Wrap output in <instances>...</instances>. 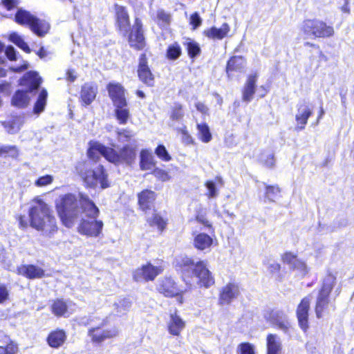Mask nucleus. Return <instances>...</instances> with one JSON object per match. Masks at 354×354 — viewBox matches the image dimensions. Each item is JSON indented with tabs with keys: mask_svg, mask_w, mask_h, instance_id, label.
<instances>
[{
	"mask_svg": "<svg viewBox=\"0 0 354 354\" xmlns=\"http://www.w3.org/2000/svg\"><path fill=\"white\" fill-rule=\"evenodd\" d=\"M178 264L181 269L182 277L187 284L197 283L208 288L214 284V280L204 261L195 262L188 257H181Z\"/></svg>",
	"mask_w": 354,
	"mask_h": 354,
	"instance_id": "1",
	"label": "nucleus"
},
{
	"mask_svg": "<svg viewBox=\"0 0 354 354\" xmlns=\"http://www.w3.org/2000/svg\"><path fill=\"white\" fill-rule=\"evenodd\" d=\"M80 203L84 215L88 219H84L82 216L80 218L81 222L78 226V232L84 235L91 237L98 236L103 228V222L96 220L100 213L98 207L84 194H80Z\"/></svg>",
	"mask_w": 354,
	"mask_h": 354,
	"instance_id": "2",
	"label": "nucleus"
},
{
	"mask_svg": "<svg viewBox=\"0 0 354 354\" xmlns=\"http://www.w3.org/2000/svg\"><path fill=\"white\" fill-rule=\"evenodd\" d=\"M30 225L46 235H50L57 230L55 218L48 205L42 200L35 199L29 210Z\"/></svg>",
	"mask_w": 354,
	"mask_h": 354,
	"instance_id": "3",
	"label": "nucleus"
},
{
	"mask_svg": "<svg viewBox=\"0 0 354 354\" xmlns=\"http://www.w3.org/2000/svg\"><path fill=\"white\" fill-rule=\"evenodd\" d=\"M79 193L77 197L72 194L62 196L56 202L58 214L63 224L72 227L84 214Z\"/></svg>",
	"mask_w": 354,
	"mask_h": 354,
	"instance_id": "4",
	"label": "nucleus"
},
{
	"mask_svg": "<svg viewBox=\"0 0 354 354\" xmlns=\"http://www.w3.org/2000/svg\"><path fill=\"white\" fill-rule=\"evenodd\" d=\"M94 151L103 156L108 161L114 164L126 163L131 165L134 162L136 153V149L129 145L124 146L119 153L115 149L105 147L99 142H95L92 145L88 151V156L90 158H95Z\"/></svg>",
	"mask_w": 354,
	"mask_h": 354,
	"instance_id": "5",
	"label": "nucleus"
},
{
	"mask_svg": "<svg viewBox=\"0 0 354 354\" xmlns=\"http://www.w3.org/2000/svg\"><path fill=\"white\" fill-rule=\"evenodd\" d=\"M76 169L83 179L86 186L95 187L98 184L102 189L109 187L107 175L105 174L103 166L99 165L93 167L91 160L80 162Z\"/></svg>",
	"mask_w": 354,
	"mask_h": 354,
	"instance_id": "6",
	"label": "nucleus"
},
{
	"mask_svg": "<svg viewBox=\"0 0 354 354\" xmlns=\"http://www.w3.org/2000/svg\"><path fill=\"white\" fill-rule=\"evenodd\" d=\"M42 80L36 71H28L20 80V85L26 87V91L18 90L12 97V104L18 108L28 106L30 97L28 93L37 91Z\"/></svg>",
	"mask_w": 354,
	"mask_h": 354,
	"instance_id": "7",
	"label": "nucleus"
},
{
	"mask_svg": "<svg viewBox=\"0 0 354 354\" xmlns=\"http://www.w3.org/2000/svg\"><path fill=\"white\" fill-rule=\"evenodd\" d=\"M15 21L20 25H28L38 37H44L49 31L50 25L45 20L40 19L29 12L19 8L15 15Z\"/></svg>",
	"mask_w": 354,
	"mask_h": 354,
	"instance_id": "8",
	"label": "nucleus"
},
{
	"mask_svg": "<svg viewBox=\"0 0 354 354\" xmlns=\"http://www.w3.org/2000/svg\"><path fill=\"white\" fill-rule=\"evenodd\" d=\"M263 317L266 322L272 326L277 327L286 335L291 336L294 328L288 319V315L283 310L280 309L269 310L264 313Z\"/></svg>",
	"mask_w": 354,
	"mask_h": 354,
	"instance_id": "9",
	"label": "nucleus"
},
{
	"mask_svg": "<svg viewBox=\"0 0 354 354\" xmlns=\"http://www.w3.org/2000/svg\"><path fill=\"white\" fill-rule=\"evenodd\" d=\"M301 30L304 34L315 37H330L334 34L333 26H328L325 22L319 19L304 20Z\"/></svg>",
	"mask_w": 354,
	"mask_h": 354,
	"instance_id": "10",
	"label": "nucleus"
},
{
	"mask_svg": "<svg viewBox=\"0 0 354 354\" xmlns=\"http://www.w3.org/2000/svg\"><path fill=\"white\" fill-rule=\"evenodd\" d=\"M335 283V277L331 274H328L324 279L322 286L317 296L315 306V313L317 318L322 317V313L328 306L329 302L328 296Z\"/></svg>",
	"mask_w": 354,
	"mask_h": 354,
	"instance_id": "11",
	"label": "nucleus"
},
{
	"mask_svg": "<svg viewBox=\"0 0 354 354\" xmlns=\"http://www.w3.org/2000/svg\"><path fill=\"white\" fill-rule=\"evenodd\" d=\"M297 111L295 115L297 125L295 127V131H300L305 129L308 118L313 114V109L305 100L299 102L297 105Z\"/></svg>",
	"mask_w": 354,
	"mask_h": 354,
	"instance_id": "12",
	"label": "nucleus"
},
{
	"mask_svg": "<svg viewBox=\"0 0 354 354\" xmlns=\"http://www.w3.org/2000/svg\"><path fill=\"white\" fill-rule=\"evenodd\" d=\"M129 43L131 47L137 50H142L145 46L142 24L138 18L135 19L132 30L129 35Z\"/></svg>",
	"mask_w": 354,
	"mask_h": 354,
	"instance_id": "13",
	"label": "nucleus"
},
{
	"mask_svg": "<svg viewBox=\"0 0 354 354\" xmlns=\"http://www.w3.org/2000/svg\"><path fill=\"white\" fill-rule=\"evenodd\" d=\"M162 271V269L161 267L154 266L151 263H147L135 270L133 279L136 281H153Z\"/></svg>",
	"mask_w": 354,
	"mask_h": 354,
	"instance_id": "14",
	"label": "nucleus"
},
{
	"mask_svg": "<svg viewBox=\"0 0 354 354\" xmlns=\"http://www.w3.org/2000/svg\"><path fill=\"white\" fill-rule=\"evenodd\" d=\"M115 17L117 26L124 36H127L130 28L129 17L125 7L115 4Z\"/></svg>",
	"mask_w": 354,
	"mask_h": 354,
	"instance_id": "15",
	"label": "nucleus"
},
{
	"mask_svg": "<svg viewBox=\"0 0 354 354\" xmlns=\"http://www.w3.org/2000/svg\"><path fill=\"white\" fill-rule=\"evenodd\" d=\"M310 298H304L297 309V317L300 328L306 332L308 328V310L310 308Z\"/></svg>",
	"mask_w": 354,
	"mask_h": 354,
	"instance_id": "16",
	"label": "nucleus"
},
{
	"mask_svg": "<svg viewBox=\"0 0 354 354\" xmlns=\"http://www.w3.org/2000/svg\"><path fill=\"white\" fill-rule=\"evenodd\" d=\"M118 330L113 328L110 330H102L100 327L91 328L88 330V336L94 343L100 344L105 339L117 336Z\"/></svg>",
	"mask_w": 354,
	"mask_h": 354,
	"instance_id": "17",
	"label": "nucleus"
},
{
	"mask_svg": "<svg viewBox=\"0 0 354 354\" xmlns=\"http://www.w3.org/2000/svg\"><path fill=\"white\" fill-rule=\"evenodd\" d=\"M240 294L239 287L234 283H229L223 287L220 291L219 303L220 304H229L232 301L236 299Z\"/></svg>",
	"mask_w": 354,
	"mask_h": 354,
	"instance_id": "18",
	"label": "nucleus"
},
{
	"mask_svg": "<svg viewBox=\"0 0 354 354\" xmlns=\"http://www.w3.org/2000/svg\"><path fill=\"white\" fill-rule=\"evenodd\" d=\"M138 73L140 80L143 83L150 86L153 85V75L147 65L145 54H142L140 57Z\"/></svg>",
	"mask_w": 354,
	"mask_h": 354,
	"instance_id": "19",
	"label": "nucleus"
},
{
	"mask_svg": "<svg viewBox=\"0 0 354 354\" xmlns=\"http://www.w3.org/2000/svg\"><path fill=\"white\" fill-rule=\"evenodd\" d=\"M157 290L160 293L163 294L166 297H174L179 294V290L176 283L169 277H165L159 280Z\"/></svg>",
	"mask_w": 354,
	"mask_h": 354,
	"instance_id": "20",
	"label": "nucleus"
},
{
	"mask_svg": "<svg viewBox=\"0 0 354 354\" xmlns=\"http://www.w3.org/2000/svg\"><path fill=\"white\" fill-rule=\"evenodd\" d=\"M107 89L114 105L126 104L124 89L120 84L110 83L108 85Z\"/></svg>",
	"mask_w": 354,
	"mask_h": 354,
	"instance_id": "21",
	"label": "nucleus"
},
{
	"mask_svg": "<svg viewBox=\"0 0 354 354\" xmlns=\"http://www.w3.org/2000/svg\"><path fill=\"white\" fill-rule=\"evenodd\" d=\"M258 75L257 73L250 75L247 79L245 86L242 91V99L243 102L249 103L253 99V95L256 91V82Z\"/></svg>",
	"mask_w": 354,
	"mask_h": 354,
	"instance_id": "22",
	"label": "nucleus"
},
{
	"mask_svg": "<svg viewBox=\"0 0 354 354\" xmlns=\"http://www.w3.org/2000/svg\"><path fill=\"white\" fill-rule=\"evenodd\" d=\"M282 259L285 263L288 265L290 269L296 270L301 274H305L307 272V268L305 263L297 259V257L292 253H285Z\"/></svg>",
	"mask_w": 354,
	"mask_h": 354,
	"instance_id": "23",
	"label": "nucleus"
},
{
	"mask_svg": "<svg viewBox=\"0 0 354 354\" xmlns=\"http://www.w3.org/2000/svg\"><path fill=\"white\" fill-rule=\"evenodd\" d=\"M17 273L28 279L41 278L44 270L34 265H22L17 268Z\"/></svg>",
	"mask_w": 354,
	"mask_h": 354,
	"instance_id": "24",
	"label": "nucleus"
},
{
	"mask_svg": "<svg viewBox=\"0 0 354 354\" xmlns=\"http://www.w3.org/2000/svg\"><path fill=\"white\" fill-rule=\"evenodd\" d=\"M97 93V86L90 83L84 84L81 88L80 99L85 105H89L95 100Z\"/></svg>",
	"mask_w": 354,
	"mask_h": 354,
	"instance_id": "25",
	"label": "nucleus"
},
{
	"mask_svg": "<svg viewBox=\"0 0 354 354\" xmlns=\"http://www.w3.org/2000/svg\"><path fill=\"white\" fill-rule=\"evenodd\" d=\"M156 193L151 190L145 189L138 194V203L143 211L150 210L153 207Z\"/></svg>",
	"mask_w": 354,
	"mask_h": 354,
	"instance_id": "26",
	"label": "nucleus"
},
{
	"mask_svg": "<svg viewBox=\"0 0 354 354\" xmlns=\"http://www.w3.org/2000/svg\"><path fill=\"white\" fill-rule=\"evenodd\" d=\"M267 354H281L282 344L276 334H268L266 338Z\"/></svg>",
	"mask_w": 354,
	"mask_h": 354,
	"instance_id": "27",
	"label": "nucleus"
},
{
	"mask_svg": "<svg viewBox=\"0 0 354 354\" xmlns=\"http://www.w3.org/2000/svg\"><path fill=\"white\" fill-rule=\"evenodd\" d=\"M185 326V322L176 314H171L168 323V330L170 334L178 336Z\"/></svg>",
	"mask_w": 354,
	"mask_h": 354,
	"instance_id": "28",
	"label": "nucleus"
},
{
	"mask_svg": "<svg viewBox=\"0 0 354 354\" xmlns=\"http://www.w3.org/2000/svg\"><path fill=\"white\" fill-rule=\"evenodd\" d=\"M229 30L230 27L228 24L224 23L220 28L212 27L204 30V35L210 39H222L226 36Z\"/></svg>",
	"mask_w": 354,
	"mask_h": 354,
	"instance_id": "29",
	"label": "nucleus"
},
{
	"mask_svg": "<svg viewBox=\"0 0 354 354\" xmlns=\"http://www.w3.org/2000/svg\"><path fill=\"white\" fill-rule=\"evenodd\" d=\"M155 166L154 157L151 151L142 149L140 152V167L141 170H150Z\"/></svg>",
	"mask_w": 354,
	"mask_h": 354,
	"instance_id": "30",
	"label": "nucleus"
},
{
	"mask_svg": "<svg viewBox=\"0 0 354 354\" xmlns=\"http://www.w3.org/2000/svg\"><path fill=\"white\" fill-rule=\"evenodd\" d=\"M212 239L205 233H200L197 234L194 239V245L195 248L200 250L209 248L212 245Z\"/></svg>",
	"mask_w": 354,
	"mask_h": 354,
	"instance_id": "31",
	"label": "nucleus"
},
{
	"mask_svg": "<svg viewBox=\"0 0 354 354\" xmlns=\"http://www.w3.org/2000/svg\"><path fill=\"white\" fill-rule=\"evenodd\" d=\"M245 65V61L242 57L234 56L228 62L226 67V71L228 75L232 71H241Z\"/></svg>",
	"mask_w": 354,
	"mask_h": 354,
	"instance_id": "32",
	"label": "nucleus"
},
{
	"mask_svg": "<svg viewBox=\"0 0 354 354\" xmlns=\"http://www.w3.org/2000/svg\"><path fill=\"white\" fill-rule=\"evenodd\" d=\"M171 19L172 17L169 12H166L163 9L157 10L156 23L161 29H167L170 26Z\"/></svg>",
	"mask_w": 354,
	"mask_h": 354,
	"instance_id": "33",
	"label": "nucleus"
},
{
	"mask_svg": "<svg viewBox=\"0 0 354 354\" xmlns=\"http://www.w3.org/2000/svg\"><path fill=\"white\" fill-rule=\"evenodd\" d=\"M65 339L66 334L62 330L54 331L48 337V344L54 348L60 346L64 342Z\"/></svg>",
	"mask_w": 354,
	"mask_h": 354,
	"instance_id": "34",
	"label": "nucleus"
},
{
	"mask_svg": "<svg viewBox=\"0 0 354 354\" xmlns=\"http://www.w3.org/2000/svg\"><path fill=\"white\" fill-rule=\"evenodd\" d=\"M147 221L150 226L157 227L160 232H162L167 225V221L155 211L151 216L147 217Z\"/></svg>",
	"mask_w": 354,
	"mask_h": 354,
	"instance_id": "35",
	"label": "nucleus"
},
{
	"mask_svg": "<svg viewBox=\"0 0 354 354\" xmlns=\"http://www.w3.org/2000/svg\"><path fill=\"white\" fill-rule=\"evenodd\" d=\"M259 162L265 167L272 169L275 166L274 153L270 150L263 151L259 156Z\"/></svg>",
	"mask_w": 354,
	"mask_h": 354,
	"instance_id": "36",
	"label": "nucleus"
},
{
	"mask_svg": "<svg viewBox=\"0 0 354 354\" xmlns=\"http://www.w3.org/2000/svg\"><path fill=\"white\" fill-rule=\"evenodd\" d=\"M71 304V302L68 303L62 299H57L52 305V311L57 316L64 315Z\"/></svg>",
	"mask_w": 354,
	"mask_h": 354,
	"instance_id": "37",
	"label": "nucleus"
},
{
	"mask_svg": "<svg viewBox=\"0 0 354 354\" xmlns=\"http://www.w3.org/2000/svg\"><path fill=\"white\" fill-rule=\"evenodd\" d=\"M115 106V115L120 124H126L127 122V120L130 115L129 111L127 108V103L126 102V104H115L114 105Z\"/></svg>",
	"mask_w": 354,
	"mask_h": 354,
	"instance_id": "38",
	"label": "nucleus"
},
{
	"mask_svg": "<svg viewBox=\"0 0 354 354\" xmlns=\"http://www.w3.org/2000/svg\"><path fill=\"white\" fill-rule=\"evenodd\" d=\"M48 97V93L46 89H42L38 96L37 102L35 104L33 111L35 114H39L44 111Z\"/></svg>",
	"mask_w": 354,
	"mask_h": 354,
	"instance_id": "39",
	"label": "nucleus"
},
{
	"mask_svg": "<svg viewBox=\"0 0 354 354\" xmlns=\"http://www.w3.org/2000/svg\"><path fill=\"white\" fill-rule=\"evenodd\" d=\"M198 136L199 139L205 143L210 142L212 134L209 128L206 123L197 124Z\"/></svg>",
	"mask_w": 354,
	"mask_h": 354,
	"instance_id": "40",
	"label": "nucleus"
},
{
	"mask_svg": "<svg viewBox=\"0 0 354 354\" xmlns=\"http://www.w3.org/2000/svg\"><path fill=\"white\" fill-rule=\"evenodd\" d=\"M9 39L11 42L14 43L19 48H21L24 51L27 53H30L31 52L30 48L28 45L25 42L24 39L21 35H19L17 32H12L9 36Z\"/></svg>",
	"mask_w": 354,
	"mask_h": 354,
	"instance_id": "41",
	"label": "nucleus"
},
{
	"mask_svg": "<svg viewBox=\"0 0 354 354\" xmlns=\"http://www.w3.org/2000/svg\"><path fill=\"white\" fill-rule=\"evenodd\" d=\"M181 55V48L180 45L175 42L168 46L167 50V57L171 60L177 59Z\"/></svg>",
	"mask_w": 354,
	"mask_h": 354,
	"instance_id": "42",
	"label": "nucleus"
},
{
	"mask_svg": "<svg viewBox=\"0 0 354 354\" xmlns=\"http://www.w3.org/2000/svg\"><path fill=\"white\" fill-rule=\"evenodd\" d=\"M186 46L188 55L191 58H194L200 54L201 48L196 42L189 39L186 43Z\"/></svg>",
	"mask_w": 354,
	"mask_h": 354,
	"instance_id": "43",
	"label": "nucleus"
},
{
	"mask_svg": "<svg viewBox=\"0 0 354 354\" xmlns=\"http://www.w3.org/2000/svg\"><path fill=\"white\" fill-rule=\"evenodd\" d=\"M280 191L279 187L277 186H266V198H267L270 202H274L280 193Z\"/></svg>",
	"mask_w": 354,
	"mask_h": 354,
	"instance_id": "44",
	"label": "nucleus"
},
{
	"mask_svg": "<svg viewBox=\"0 0 354 354\" xmlns=\"http://www.w3.org/2000/svg\"><path fill=\"white\" fill-rule=\"evenodd\" d=\"M238 354H255L254 346L249 342L241 343L237 348Z\"/></svg>",
	"mask_w": 354,
	"mask_h": 354,
	"instance_id": "45",
	"label": "nucleus"
},
{
	"mask_svg": "<svg viewBox=\"0 0 354 354\" xmlns=\"http://www.w3.org/2000/svg\"><path fill=\"white\" fill-rule=\"evenodd\" d=\"M155 153L164 161H169L171 158L165 147L162 145H160L156 147Z\"/></svg>",
	"mask_w": 354,
	"mask_h": 354,
	"instance_id": "46",
	"label": "nucleus"
},
{
	"mask_svg": "<svg viewBox=\"0 0 354 354\" xmlns=\"http://www.w3.org/2000/svg\"><path fill=\"white\" fill-rule=\"evenodd\" d=\"M184 116L183 106L180 104H175L172 108L171 118L174 120H180Z\"/></svg>",
	"mask_w": 354,
	"mask_h": 354,
	"instance_id": "47",
	"label": "nucleus"
},
{
	"mask_svg": "<svg viewBox=\"0 0 354 354\" xmlns=\"http://www.w3.org/2000/svg\"><path fill=\"white\" fill-rule=\"evenodd\" d=\"M116 307V313L118 315L124 314L130 308L131 304V302L128 299H123L120 301L119 303L115 304Z\"/></svg>",
	"mask_w": 354,
	"mask_h": 354,
	"instance_id": "48",
	"label": "nucleus"
},
{
	"mask_svg": "<svg viewBox=\"0 0 354 354\" xmlns=\"http://www.w3.org/2000/svg\"><path fill=\"white\" fill-rule=\"evenodd\" d=\"M205 187L208 190L207 194L209 198H216L218 195V191L216 187V184L212 180H208L205 183Z\"/></svg>",
	"mask_w": 354,
	"mask_h": 354,
	"instance_id": "49",
	"label": "nucleus"
},
{
	"mask_svg": "<svg viewBox=\"0 0 354 354\" xmlns=\"http://www.w3.org/2000/svg\"><path fill=\"white\" fill-rule=\"evenodd\" d=\"M179 131L181 133V140L183 144L189 145L194 143L193 138L188 133L185 127L180 129Z\"/></svg>",
	"mask_w": 354,
	"mask_h": 354,
	"instance_id": "50",
	"label": "nucleus"
},
{
	"mask_svg": "<svg viewBox=\"0 0 354 354\" xmlns=\"http://www.w3.org/2000/svg\"><path fill=\"white\" fill-rule=\"evenodd\" d=\"M152 174L156 178L162 181H167L170 179V176L168 173L159 168L154 169Z\"/></svg>",
	"mask_w": 354,
	"mask_h": 354,
	"instance_id": "51",
	"label": "nucleus"
},
{
	"mask_svg": "<svg viewBox=\"0 0 354 354\" xmlns=\"http://www.w3.org/2000/svg\"><path fill=\"white\" fill-rule=\"evenodd\" d=\"M17 351V346L11 343L7 346H0V354H15Z\"/></svg>",
	"mask_w": 354,
	"mask_h": 354,
	"instance_id": "52",
	"label": "nucleus"
},
{
	"mask_svg": "<svg viewBox=\"0 0 354 354\" xmlns=\"http://www.w3.org/2000/svg\"><path fill=\"white\" fill-rule=\"evenodd\" d=\"M53 181V177L50 175H46L39 178L35 181V185L37 187H43L49 185Z\"/></svg>",
	"mask_w": 354,
	"mask_h": 354,
	"instance_id": "53",
	"label": "nucleus"
},
{
	"mask_svg": "<svg viewBox=\"0 0 354 354\" xmlns=\"http://www.w3.org/2000/svg\"><path fill=\"white\" fill-rule=\"evenodd\" d=\"M5 127L7 128V131L10 134L16 133L20 129V124L15 120L8 122Z\"/></svg>",
	"mask_w": 354,
	"mask_h": 354,
	"instance_id": "54",
	"label": "nucleus"
},
{
	"mask_svg": "<svg viewBox=\"0 0 354 354\" xmlns=\"http://www.w3.org/2000/svg\"><path fill=\"white\" fill-rule=\"evenodd\" d=\"M202 19L200 17L198 12H194L190 17V24L194 26V28H196L201 25Z\"/></svg>",
	"mask_w": 354,
	"mask_h": 354,
	"instance_id": "55",
	"label": "nucleus"
},
{
	"mask_svg": "<svg viewBox=\"0 0 354 354\" xmlns=\"http://www.w3.org/2000/svg\"><path fill=\"white\" fill-rule=\"evenodd\" d=\"M6 57L11 61L17 60V52L15 48L12 46H8L5 50Z\"/></svg>",
	"mask_w": 354,
	"mask_h": 354,
	"instance_id": "56",
	"label": "nucleus"
},
{
	"mask_svg": "<svg viewBox=\"0 0 354 354\" xmlns=\"http://www.w3.org/2000/svg\"><path fill=\"white\" fill-rule=\"evenodd\" d=\"M133 136L131 131L123 130L118 133V139L121 142H127Z\"/></svg>",
	"mask_w": 354,
	"mask_h": 354,
	"instance_id": "57",
	"label": "nucleus"
},
{
	"mask_svg": "<svg viewBox=\"0 0 354 354\" xmlns=\"http://www.w3.org/2000/svg\"><path fill=\"white\" fill-rule=\"evenodd\" d=\"M9 297V291L7 288L3 286H0V304L4 303Z\"/></svg>",
	"mask_w": 354,
	"mask_h": 354,
	"instance_id": "58",
	"label": "nucleus"
},
{
	"mask_svg": "<svg viewBox=\"0 0 354 354\" xmlns=\"http://www.w3.org/2000/svg\"><path fill=\"white\" fill-rule=\"evenodd\" d=\"M267 268L270 272L275 273L279 271L281 266L274 261H270L268 262Z\"/></svg>",
	"mask_w": 354,
	"mask_h": 354,
	"instance_id": "59",
	"label": "nucleus"
},
{
	"mask_svg": "<svg viewBox=\"0 0 354 354\" xmlns=\"http://www.w3.org/2000/svg\"><path fill=\"white\" fill-rule=\"evenodd\" d=\"M2 3L7 10H10L19 3V0H2Z\"/></svg>",
	"mask_w": 354,
	"mask_h": 354,
	"instance_id": "60",
	"label": "nucleus"
},
{
	"mask_svg": "<svg viewBox=\"0 0 354 354\" xmlns=\"http://www.w3.org/2000/svg\"><path fill=\"white\" fill-rule=\"evenodd\" d=\"M10 152L17 153V149L15 146L7 145L0 147V156H3Z\"/></svg>",
	"mask_w": 354,
	"mask_h": 354,
	"instance_id": "61",
	"label": "nucleus"
},
{
	"mask_svg": "<svg viewBox=\"0 0 354 354\" xmlns=\"http://www.w3.org/2000/svg\"><path fill=\"white\" fill-rule=\"evenodd\" d=\"M28 63L26 61H24V64L17 67H10V69L15 73H21L28 68Z\"/></svg>",
	"mask_w": 354,
	"mask_h": 354,
	"instance_id": "62",
	"label": "nucleus"
},
{
	"mask_svg": "<svg viewBox=\"0 0 354 354\" xmlns=\"http://www.w3.org/2000/svg\"><path fill=\"white\" fill-rule=\"evenodd\" d=\"M0 343L4 344L6 346L12 343L10 337L5 334L4 332L0 331Z\"/></svg>",
	"mask_w": 354,
	"mask_h": 354,
	"instance_id": "63",
	"label": "nucleus"
},
{
	"mask_svg": "<svg viewBox=\"0 0 354 354\" xmlns=\"http://www.w3.org/2000/svg\"><path fill=\"white\" fill-rule=\"evenodd\" d=\"M195 106L196 109L203 114H206L208 112L209 109L207 106L202 102H198L196 103Z\"/></svg>",
	"mask_w": 354,
	"mask_h": 354,
	"instance_id": "64",
	"label": "nucleus"
}]
</instances>
